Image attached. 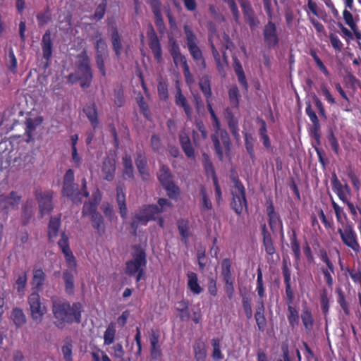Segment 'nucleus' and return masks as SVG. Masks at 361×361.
Wrapping results in <instances>:
<instances>
[{
    "label": "nucleus",
    "instance_id": "f257e3e1",
    "mask_svg": "<svg viewBox=\"0 0 361 361\" xmlns=\"http://www.w3.org/2000/svg\"><path fill=\"white\" fill-rule=\"evenodd\" d=\"M51 303L54 323L58 329H63L66 324L81 322L82 305L80 302L71 304L65 299L56 298L51 299Z\"/></svg>",
    "mask_w": 361,
    "mask_h": 361
},
{
    "label": "nucleus",
    "instance_id": "f03ea898",
    "mask_svg": "<svg viewBox=\"0 0 361 361\" xmlns=\"http://www.w3.org/2000/svg\"><path fill=\"white\" fill-rule=\"evenodd\" d=\"M209 114L216 128L214 134L212 135L215 153L220 161L224 159V154H228L231 151V142L228 132L220 128V121L214 111H210Z\"/></svg>",
    "mask_w": 361,
    "mask_h": 361
},
{
    "label": "nucleus",
    "instance_id": "7ed1b4c3",
    "mask_svg": "<svg viewBox=\"0 0 361 361\" xmlns=\"http://www.w3.org/2000/svg\"><path fill=\"white\" fill-rule=\"evenodd\" d=\"M171 202L166 198H159L158 205L149 204L140 208L134 216V222L130 226H134L135 223L146 224L148 221L159 219V226H163L164 220L159 218L160 214L164 210L165 207H171Z\"/></svg>",
    "mask_w": 361,
    "mask_h": 361
},
{
    "label": "nucleus",
    "instance_id": "20e7f679",
    "mask_svg": "<svg viewBox=\"0 0 361 361\" xmlns=\"http://www.w3.org/2000/svg\"><path fill=\"white\" fill-rule=\"evenodd\" d=\"M134 250L132 259L126 262L125 273L129 276L136 275V281L139 282L144 276L147 266V255L145 250L140 245L133 246Z\"/></svg>",
    "mask_w": 361,
    "mask_h": 361
},
{
    "label": "nucleus",
    "instance_id": "39448f33",
    "mask_svg": "<svg viewBox=\"0 0 361 361\" xmlns=\"http://www.w3.org/2000/svg\"><path fill=\"white\" fill-rule=\"evenodd\" d=\"M231 179L233 183V187L231 189V205L234 212L239 215L243 213L244 209H247L245 188L237 174L232 175Z\"/></svg>",
    "mask_w": 361,
    "mask_h": 361
},
{
    "label": "nucleus",
    "instance_id": "423d86ee",
    "mask_svg": "<svg viewBox=\"0 0 361 361\" xmlns=\"http://www.w3.org/2000/svg\"><path fill=\"white\" fill-rule=\"evenodd\" d=\"M183 30L185 35L186 46L190 56L197 66H199L202 69H205L206 61L201 49L198 46L199 40L197 35L189 25H185Z\"/></svg>",
    "mask_w": 361,
    "mask_h": 361
},
{
    "label": "nucleus",
    "instance_id": "0eeeda50",
    "mask_svg": "<svg viewBox=\"0 0 361 361\" xmlns=\"http://www.w3.org/2000/svg\"><path fill=\"white\" fill-rule=\"evenodd\" d=\"M76 58L78 61L75 66L78 73L82 77V82H80V87L85 89L91 85L93 79L90 59L85 50L79 54Z\"/></svg>",
    "mask_w": 361,
    "mask_h": 361
},
{
    "label": "nucleus",
    "instance_id": "6e6552de",
    "mask_svg": "<svg viewBox=\"0 0 361 361\" xmlns=\"http://www.w3.org/2000/svg\"><path fill=\"white\" fill-rule=\"evenodd\" d=\"M158 180L166 190L167 195L173 200H177L180 196V190L173 181V178L169 168L166 165L160 167L157 175Z\"/></svg>",
    "mask_w": 361,
    "mask_h": 361
},
{
    "label": "nucleus",
    "instance_id": "1a4fd4ad",
    "mask_svg": "<svg viewBox=\"0 0 361 361\" xmlns=\"http://www.w3.org/2000/svg\"><path fill=\"white\" fill-rule=\"evenodd\" d=\"M332 190L338 195V198L348 206L350 213L353 216L357 215V207L349 201L350 189L347 184L342 185L336 174L333 173L331 179Z\"/></svg>",
    "mask_w": 361,
    "mask_h": 361
},
{
    "label": "nucleus",
    "instance_id": "9d476101",
    "mask_svg": "<svg viewBox=\"0 0 361 361\" xmlns=\"http://www.w3.org/2000/svg\"><path fill=\"white\" fill-rule=\"evenodd\" d=\"M81 185L82 191H80L78 185L75 183L63 184L61 191L63 196L71 198L73 202H81L82 196L88 197L90 193L87 190V182L85 178L82 179Z\"/></svg>",
    "mask_w": 361,
    "mask_h": 361
},
{
    "label": "nucleus",
    "instance_id": "9b49d317",
    "mask_svg": "<svg viewBox=\"0 0 361 361\" xmlns=\"http://www.w3.org/2000/svg\"><path fill=\"white\" fill-rule=\"evenodd\" d=\"M32 319L37 322H42L47 312L46 307L42 303L39 293L33 291L27 298Z\"/></svg>",
    "mask_w": 361,
    "mask_h": 361
},
{
    "label": "nucleus",
    "instance_id": "f8f14e48",
    "mask_svg": "<svg viewBox=\"0 0 361 361\" xmlns=\"http://www.w3.org/2000/svg\"><path fill=\"white\" fill-rule=\"evenodd\" d=\"M231 262L229 258H225L221 262V276L223 277V281L225 283L224 290L226 293L227 297L229 300L233 299L234 296V280L232 277L231 272Z\"/></svg>",
    "mask_w": 361,
    "mask_h": 361
},
{
    "label": "nucleus",
    "instance_id": "ddd939ff",
    "mask_svg": "<svg viewBox=\"0 0 361 361\" xmlns=\"http://www.w3.org/2000/svg\"><path fill=\"white\" fill-rule=\"evenodd\" d=\"M53 191L51 190L42 192L37 189L35 191V196L38 202L41 216L49 214L53 209Z\"/></svg>",
    "mask_w": 361,
    "mask_h": 361
},
{
    "label": "nucleus",
    "instance_id": "4468645a",
    "mask_svg": "<svg viewBox=\"0 0 361 361\" xmlns=\"http://www.w3.org/2000/svg\"><path fill=\"white\" fill-rule=\"evenodd\" d=\"M60 235L61 238L57 243L58 245L64 255L68 267L71 270L76 271L77 263L75 258L70 249L69 238L65 232H61Z\"/></svg>",
    "mask_w": 361,
    "mask_h": 361
},
{
    "label": "nucleus",
    "instance_id": "2eb2a0df",
    "mask_svg": "<svg viewBox=\"0 0 361 361\" xmlns=\"http://www.w3.org/2000/svg\"><path fill=\"white\" fill-rule=\"evenodd\" d=\"M264 42L269 48H274L279 44V38L277 27L273 20H269L262 30Z\"/></svg>",
    "mask_w": 361,
    "mask_h": 361
},
{
    "label": "nucleus",
    "instance_id": "dca6fc26",
    "mask_svg": "<svg viewBox=\"0 0 361 361\" xmlns=\"http://www.w3.org/2000/svg\"><path fill=\"white\" fill-rule=\"evenodd\" d=\"M305 113L308 116L310 120L311 121L312 125L310 128V134L312 137H313L316 142L317 145L320 146L321 145V134H320V130H321V125L319 121V118L314 112V111L312 109V105L310 102L306 103V107H305Z\"/></svg>",
    "mask_w": 361,
    "mask_h": 361
},
{
    "label": "nucleus",
    "instance_id": "f3484780",
    "mask_svg": "<svg viewBox=\"0 0 361 361\" xmlns=\"http://www.w3.org/2000/svg\"><path fill=\"white\" fill-rule=\"evenodd\" d=\"M147 35L148 37V45L152 50L154 59L157 63L162 61V49L158 36L152 25L148 27Z\"/></svg>",
    "mask_w": 361,
    "mask_h": 361
},
{
    "label": "nucleus",
    "instance_id": "a211bd4d",
    "mask_svg": "<svg viewBox=\"0 0 361 361\" xmlns=\"http://www.w3.org/2000/svg\"><path fill=\"white\" fill-rule=\"evenodd\" d=\"M338 233L346 246L350 247L355 253H359L361 251V247L357 240V235L353 231L352 227H345L344 229L339 228Z\"/></svg>",
    "mask_w": 361,
    "mask_h": 361
},
{
    "label": "nucleus",
    "instance_id": "6ab92c4d",
    "mask_svg": "<svg viewBox=\"0 0 361 361\" xmlns=\"http://www.w3.org/2000/svg\"><path fill=\"white\" fill-rule=\"evenodd\" d=\"M20 201L21 196L15 191L11 192L8 195L0 194V207L6 213L10 209H18Z\"/></svg>",
    "mask_w": 361,
    "mask_h": 361
},
{
    "label": "nucleus",
    "instance_id": "aec40b11",
    "mask_svg": "<svg viewBox=\"0 0 361 361\" xmlns=\"http://www.w3.org/2000/svg\"><path fill=\"white\" fill-rule=\"evenodd\" d=\"M282 274L285 284L286 303L293 304L295 300V294L291 287V271L286 262H283V263Z\"/></svg>",
    "mask_w": 361,
    "mask_h": 361
},
{
    "label": "nucleus",
    "instance_id": "412c9836",
    "mask_svg": "<svg viewBox=\"0 0 361 361\" xmlns=\"http://www.w3.org/2000/svg\"><path fill=\"white\" fill-rule=\"evenodd\" d=\"M159 338V331L152 329L149 339L150 343V357L153 360H159L163 355Z\"/></svg>",
    "mask_w": 361,
    "mask_h": 361
},
{
    "label": "nucleus",
    "instance_id": "4be33fe9",
    "mask_svg": "<svg viewBox=\"0 0 361 361\" xmlns=\"http://www.w3.org/2000/svg\"><path fill=\"white\" fill-rule=\"evenodd\" d=\"M224 115L233 137L236 141L240 140V135L239 133L240 129L238 119L235 116L230 107H226L224 109Z\"/></svg>",
    "mask_w": 361,
    "mask_h": 361
},
{
    "label": "nucleus",
    "instance_id": "5701e85b",
    "mask_svg": "<svg viewBox=\"0 0 361 361\" xmlns=\"http://www.w3.org/2000/svg\"><path fill=\"white\" fill-rule=\"evenodd\" d=\"M175 104L177 106L182 108L188 120L191 121L192 117V109L190 105L187 98L183 94L179 86L176 87V92L174 96Z\"/></svg>",
    "mask_w": 361,
    "mask_h": 361
},
{
    "label": "nucleus",
    "instance_id": "b1692460",
    "mask_svg": "<svg viewBox=\"0 0 361 361\" xmlns=\"http://www.w3.org/2000/svg\"><path fill=\"white\" fill-rule=\"evenodd\" d=\"M135 162L142 179L145 181L149 180L150 176L147 168V160L143 151L139 150L136 152Z\"/></svg>",
    "mask_w": 361,
    "mask_h": 361
},
{
    "label": "nucleus",
    "instance_id": "393cba45",
    "mask_svg": "<svg viewBox=\"0 0 361 361\" xmlns=\"http://www.w3.org/2000/svg\"><path fill=\"white\" fill-rule=\"evenodd\" d=\"M41 45L42 49V57L44 60H46V66H47L49 61L51 59L53 49L51 33L49 30H47L43 35Z\"/></svg>",
    "mask_w": 361,
    "mask_h": 361
},
{
    "label": "nucleus",
    "instance_id": "a878e982",
    "mask_svg": "<svg viewBox=\"0 0 361 361\" xmlns=\"http://www.w3.org/2000/svg\"><path fill=\"white\" fill-rule=\"evenodd\" d=\"M149 4L154 16L155 25L159 32L162 33L166 27L161 14V2L160 0H152Z\"/></svg>",
    "mask_w": 361,
    "mask_h": 361
},
{
    "label": "nucleus",
    "instance_id": "bb28decb",
    "mask_svg": "<svg viewBox=\"0 0 361 361\" xmlns=\"http://www.w3.org/2000/svg\"><path fill=\"white\" fill-rule=\"evenodd\" d=\"M43 122V118L42 116H37L35 118H26L25 134L27 136L25 141L30 142L34 140L33 132L36 130L37 127L40 126Z\"/></svg>",
    "mask_w": 361,
    "mask_h": 361
},
{
    "label": "nucleus",
    "instance_id": "cd10ccee",
    "mask_svg": "<svg viewBox=\"0 0 361 361\" xmlns=\"http://www.w3.org/2000/svg\"><path fill=\"white\" fill-rule=\"evenodd\" d=\"M173 63L176 66H178V63H180L183 75L185 77V82L188 85H192L195 82V79L193 78V75L190 73V67L188 63L187 58L185 55H183L182 54H180V56H177L175 59H173Z\"/></svg>",
    "mask_w": 361,
    "mask_h": 361
},
{
    "label": "nucleus",
    "instance_id": "c85d7f7f",
    "mask_svg": "<svg viewBox=\"0 0 361 361\" xmlns=\"http://www.w3.org/2000/svg\"><path fill=\"white\" fill-rule=\"evenodd\" d=\"M115 159L109 157L104 159L102 167V173L104 179H105L107 181L113 180L115 176Z\"/></svg>",
    "mask_w": 361,
    "mask_h": 361
},
{
    "label": "nucleus",
    "instance_id": "c756f323",
    "mask_svg": "<svg viewBox=\"0 0 361 361\" xmlns=\"http://www.w3.org/2000/svg\"><path fill=\"white\" fill-rule=\"evenodd\" d=\"M97 202L90 201L85 202L83 205L82 213L84 215L90 216L95 221L97 226H100V224L102 222V216L97 211Z\"/></svg>",
    "mask_w": 361,
    "mask_h": 361
},
{
    "label": "nucleus",
    "instance_id": "7c9ffc66",
    "mask_svg": "<svg viewBox=\"0 0 361 361\" xmlns=\"http://www.w3.org/2000/svg\"><path fill=\"white\" fill-rule=\"evenodd\" d=\"M233 69L237 75L238 82L242 86L243 89L245 91H248V84L244 73L243 66L240 61L236 56L233 57Z\"/></svg>",
    "mask_w": 361,
    "mask_h": 361
},
{
    "label": "nucleus",
    "instance_id": "2f4dec72",
    "mask_svg": "<svg viewBox=\"0 0 361 361\" xmlns=\"http://www.w3.org/2000/svg\"><path fill=\"white\" fill-rule=\"evenodd\" d=\"M179 142L185 155L189 158H194V148L192 146L189 135L185 131H182L179 133Z\"/></svg>",
    "mask_w": 361,
    "mask_h": 361
},
{
    "label": "nucleus",
    "instance_id": "473e14b6",
    "mask_svg": "<svg viewBox=\"0 0 361 361\" xmlns=\"http://www.w3.org/2000/svg\"><path fill=\"white\" fill-rule=\"evenodd\" d=\"M262 233L263 236V247L267 255L272 258L276 252V248L274 245L271 233L267 230V227H262Z\"/></svg>",
    "mask_w": 361,
    "mask_h": 361
},
{
    "label": "nucleus",
    "instance_id": "72a5a7b5",
    "mask_svg": "<svg viewBox=\"0 0 361 361\" xmlns=\"http://www.w3.org/2000/svg\"><path fill=\"white\" fill-rule=\"evenodd\" d=\"M83 112L85 114L89 121L91 123L93 129H96L99 125L97 107L94 102L87 105L83 109Z\"/></svg>",
    "mask_w": 361,
    "mask_h": 361
},
{
    "label": "nucleus",
    "instance_id": "f704fd0d",
    "mask_svg": "<svg viewBox=\"0 0 361 361\" xmlns=\"http://www.w3.org/2000/svg\"><path fill=\"white\" fill-rule=\"evenodd\" d=\"M243 12L245 22L249 25L250 28L251 30H255L256 27H257L259 24V21L256 17L252 7L250 5H243Z\"/></svg>",
    "mask_w": 361,
    "mask_h": 361
},
{
    "label": "nucleus",
    "instance_id": "c9c22d12",
    "mask_svg": "<svg viewBox=\"0 0 361 361\" xmlns=\"http://www.w3.org/2000/svg\"><path fill=\"white\" fill-rule=\"evenodd\" d=\"M46 279V274L42 269H36L33 270V276L32 280V290L39 293L42 290Z\"/></svg>",
    "mask_w": 361,
    "mask_h": 361
},
{
    "label": "nucleus",
    "instance_id": "e433bc0d",
    "mask_svg": "<svg viewBox=\"0 0 361 361\" xmlns=\"http://www.w3.org/2000/svg\"><path fill=\"white\" fill-rule=\"evenodd\" d=\"M116 202L121 218L126 219L128 216V209L126 204V195L121 186L116 188Z\"/></svg>",
    "mask_w": 361,
    "mask_h": 361
},
{
    "label": "nucleus",
    "instance_id": "4c0bfd02",
    "mask_svg": "<svg viewBox=\"0 0 361 361\" xmlns=\"http://www.w3.org/2000/svg\"><path fill=\"white\" fill-rule=\"evenodd\" d=\"M193 351L196 361H206L207 350L204 341L200 339L195 341L193 345Z\"/></svg>",
    "mask_w": 361,
    "mask_h": 361
},
{
    "label": "nucleus",
    "instance_id": "58836bf2",
    "mask_svg": "<svg viewBox=\"0 0 361 361\" xmlns=\"http://www.w3.org/2000/svg\"><path fill=\"white\" fill-rule=\"evenodd\" d=\"M255 319L258 329L261 331H264L267 325V320L264 316V306L262 300L259 302V305L255 314Z\"/></svg>",
    "mask_w": 361,
    "mask_h": 361
},
{
    "label": "nucleus",
    "instance_id": "ea45409f",
    "mask_svg": "<svg viewBox=\"0 0 361 361\" xmlns=\"http://www.w3.org/2000/svg\"><path fill=\"white\" fill-rule=\"evenodd\" d=\"M199 87L205 98H212L211 77L209 75L205 74L200 78Z\"/></svg>",
    "mask_w": 361,
    "mask_h": 361
},
{
    "label": "nucleus",
    "instance_id": "a19ab883",
    "mask_svg": "<svg viewBox=\"0 0 361 361\" xmlns=\"http://www.w3.org/2000/svg\"><path fill=\"white\" fill-rule=\"evenodd\" d=\"M11 319L17 328L23 326L26 323V317L22 309L14 307L11 314Z\"/></svg>",
    "mask_w": 361,
    "mask_h": 361
},
{
    "label": "nucleus",
    "instance_id": "79ce46f5",
    "mask_svg": "<svg viewBox=\"0 0 361 361\" xmlns=\"http://www.w3.org/2000/svg\"><path fill=\"white\" fill-rule=\"evenodd\" d=\"M111 43L115 54L118 59L120 58L123 49L121 39L116 27H114L111 32Z\"/></svg>",
    "mask_w": 361,
    "mask_h": 361
},
{
    "label": "nucleus",
    "instance_id": "37998d69",
    "mask_svg": "<svg viewBox=\"0 0 361 361\" xmlns=\"http://www.w3.org/2000/svg\"><path fill=\"white\" fill-rule=\"evenodd\" d=\"M188 276V286L189 289L196 295H199L202 293V288L198 283L197 275L194 272H189L187 274Z\"/></svg>",
    "mask_w": 361,
    "mask_h": 361
},
{
    "label": "nucleus",
    "instance_id": "c03bdc74",
    "mask_svg": "<svg viewBox=\"0 0 361 361\" xmlns=\"http://www.w3.org/2000/svg\"><path fill=\"white\" fill-rule=\"evenodd\" d=\"M96 39L94 47L96 49V54H108L107 44L102 37V33L97 31L93 36Z\"/></svg>",
    "mask_w": 361,
    "mask_h": 361
},
{
    "label": "nucleus",
    "instance_id": "a18cd8bd",
    "mask_svg": "<svg viewBox=\"0 0 361 361\" xmlns=\"http://www.w3.org/2000/svg\"><path fill=\"white\" fill-rule=\"evenodd\" d=\"M301 319L305 329L308 331H311L314 325V319L310 309L307 306L302 309Z\"/></svg>",
    "mask_w": 361,
    "mask_h": 361
},
{
    "label": "nucleus",
    "instance_id": "49530a36",
    "mask_svg": "<svg viewBox=\"0 0 361 361\" xmlns=\"http://www.w3.org/2000/svg\"><path fill=\"white\" fill-rule=\"evenodd\" d=\"M63 279L65 284V291L68 295L74 293V276L69 270H64L63 272Z\"/></svg>",
    "mask_w": 361,
    "mask_h": 361
},
{
    "label": "nucleus",
    "instance_id": "de8ad7c7",
    "mask_svg": "<svg viewBox=\"0 0 361 361\" xmlns=\"http://www.w3.org/2000/svg\"><path fill=\"white\" fill-rule=\"evenodd\" d=\"M348 8H345L343 11V18L347 25L350 27V28L355 33L356 37L360 39V33L358 32V27L356 23L353 20V16L352 13L348 10Z\"/></svg>",
    "mask_w": 361,
    "mask_h": 361
},
{
    "label": "nucleus",
    "instance_id": "09e8293b",
    "mask_svg": "<svg viewBox=\"0 0 361 361\" xmlns=\"http://www.w3.org/2000/svg\"><path fill=\"white\" fill-rule=\"evenodd\" d=\"M287 305V319L290 326L293 328L298 326L300 321V317L298 311L295 307H293V304H286Z\"/></svg>",
    "mask_w": 361,
    "mask_h": 361
},
{
    "label": "nucleus",
    "instance_id": "8fccbe9b",
    "mask_svg": "<svg viewBox=\"0 0 361 361\" xmlns=\"http://www.w3.org/2000/svg\"><path fill=\"white\" fill-rule=\"evenodd\" d=\"M176 310L179 312V317L181 321H188L190 317L189 311V302L182 300L177 303Z\"/></svg>",
    "mask_w": 361,
    "mask_h": 361
},
{
    "label": "nucleus",
    "instance_id": "3c124183",
    "mask_svg": "<svg viewBox=\"0 0 361 361\" xmlns=\"http://www.w3.org/2000/svg\"><path fill=\"white\" fill-rule=\"evenodd\" d=\"M242 306L247 319L252 317V298L249 293H241Z\"/></svg>",
    "mask_w": 361,
    "mask_h": 361
},
{
    "label": "nucleus",
    "instance_id": "603ef678",
    "mask_svg": "<svg viewBox=\"0 0 361 361\" xmlns=\"http://www.w3.org/2000/svg\"><path fill=\"white\" fill-rule=\"evenodd\" d=\"M123 176L126 178H133L134 176L133 166L132 163V159L130 155H125L123 159Z\"/></svg>",
    "mask_w": 361,
    "mask_h": 361
},
{
    "label": "nucleus",
    "instance_id": "864d4df0",
    "mask_svg": "<svg viewBox=\"0 0 361 361\" xmlns=\"http://www.w3.org/2000/svg\"><path fill=\"white\" fill-rule=\"evenodd\" d=\"M321 271L324 275L325 281L329 288H332L334 285L333 275L335 273V267L333 263L330 265H326V267H322Z\"/></svg>",
    "mask_w": 361,
    "mask_h": 361
},
{
    "label": "nucleus",
    "instance_id": "5fc2aeb1",
    "mask_svg": "<svg viewBox=\"0 0 361 361\" xmlns=\"http://www.w3.org/2000/svg\"><path fill=\"white\" fill-rule=\"evenodd\" d=\"M116 333V324L111 322L104 334V344L105 345H109L114 343Z\"/></svg>",
    "mask_w": 361,
    "mask_h": 361
},
{
    "label": "nucleus",
    "instance_id": "6e6d98bb",
    "mask_svg": "<svg viewBox=\"0 0 361 361\" xmlns=\"http://www.w3.org/2000/svg\"><path fill=\"white\" fill-rule=\"evenodd\" d=\"M267 213L269 218V226H277L281 224L279 214L275 212L272 202L267 207Z\"/></svg>",
    "mask_w": 361,
    "mask_h": 361
},
{
    "label": "nucleus",
    "instance_id": "4d7b16f0",
    "mask_svg": "<svg viewBox=\"0 0 361 361\" xmlns=\"http://www.w3.org/2000/svg\"><path fill=\"white\" fill-rule=\"evenodd\" d=\"M228 98L232 107L238 109L240 94L237 86L234 85L228 90Z\"/></svg>",
    "mask_w": 361,
    "mask_h": 361
},
{
    "label": "nucleus",
    "instance_id": "13d9d810",
    "mask_svg": "<svg viewBox=\"0 0 361 361\" xmlns=\"http://www.w3.org/2000/svg\"><path fill=\"white\" fill-rule=\"evenodd\" d=\"M245 147L251 159L255 158L254 150L255 139L252 134L249 133H244Z\"/></svg>",
    "mask_w": 361,
    "mask_h": 361
},
{
    "label": "nucleus",
    "instance_id": "bf43d9fd",
    "mask_svg": "<svg viewBox=\"0 0 361 361\" xmlns=\"http://www.w3.org/2000/svg\"><path fill=\"white\" fill-rule=\"evenodd\" d=\"M336 293H337V302L341 306L344 314L346 316H348L350 314V308H349L348 303L346 301L344 292L341 290V288H337Z\"/></svg>",
    "mask_w": 361,
    "mask_h": 361
},
{
    "label": "nucleus",
    "instance_id": "052dcab7",
    "mask_svg": "<svg viewBox=\"0 0 361 361\" xmlns=\"http://www.w3.org/2000/svg\"><path fill=\"white\" fill-rule=\"evenodd\" d=\"M256 290L258 296L263 299L266 297L265 288L263 282V275L260 267L257 270V287Z\"/></svg>",
    "mask_w": 361,
    "mask_h": 361
},
{
    "label": "nucleus",
    "instance_id": "680f3d73",
    "mask_svg": "<svg viewBox=\"0 0 361 361\" xmlns=\"http://www.w3.org/2000/svg\"><path fill=\"white\" fill-rule=\"evenodd\" d=\"M33 215V202L32 200L27 201L23 207V218L24 219L23 226L29 223Z\"/></svg>",
    "mask_w": 361,
    "mask_h": 361
},
{
    "label": "nucleus",
    "instance_id": "e2e57ef3",
    "mask_svg": "<svg viewBox=\"0 0 361 361\" xmlns=\"http://www.w3.org/2000/svg\"><path fill=\"white\" fill-rule=\"evenodd\" d=\"M292 232L293 234L290 237V247L293 252L295 259L299 260L301 257L300 245V243L297 239L295 231L293 230Z\"/></svg>",
    "mask_w": 361,
    "mask_h": 361
},
{
    "label": "nucleus",
    "instance_id": "0e129e2a",
    "mask_svg": "<svg viewBox=\"0 0 361 361\" xmlns=\"http://www.w3.org/2000/svg\"><path fill=\"white\" fill-rule=\"evenodd\" d=\"M212 345L213 348L212 358L215 361L221 360L224 358V355L221 351L220 340L214 338L212 340Z\"/></svg>",
    "mask_w": 361,
    "mask_h": 361
},
{
    "label": "nucleus",
    "instance_id": "69168bd1",
    "mask_svg": "<svg viewBox=\"0 0 361 361\" xmlns=\"http://www.w3.org/2000/svg\"><path fill=\"white\" fill-rule=\"evenodd\" d=\"M202 165L205 171V173L207 176H209L210 175H214L216 172L213 164L210 159L209 156L206 153L202 154Z\"/></svg>",
    "mask_w": 361,
    "mask_h": 361
},
{
    "label": "nucleus",
    "instance_id": "338daca9",
    "mask_svg": "<svg viewBox=\"0 0 361 361\" xmlns=\"http://www.w3.org/2000/svg\"><path fill=\"white\" fill-rule=\"evenodd\" d=\"M157 92L160 100L165 102L169 99L168 85L163 80H160L158 82Z\"/></svg>",
    "mask_w": 361,
    "mask_h": 361
},
{
    "label": "nucleus",
    "instance_id": "774afa93",
    "mask_svg": "<svg viewBox=\"0 0 361 361\" xmlns=\"http://www.w3.org/2000/svg\"><path fill=\"white\" fill-rule=\"evenodd\" d=\"M137 103L140 108V110L141 113L143 114V116L149 119L151 113L149 109V106L147 103L145 102V98L142 95H140L137 98Z\"/></svg>",
    "mask_w": 361,
    "mask_h": 361
}]
</instances>
